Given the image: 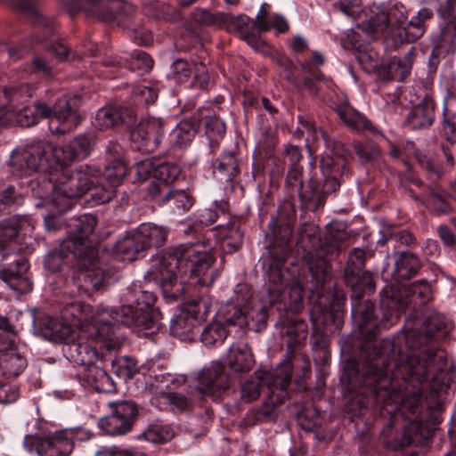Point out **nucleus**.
Returning <instances> with one entry per match:
<instances>
[{
  "label": "nucleus",
  "instance_id": "nucleus-4",
  "mask_svg": "<svg viewBox=\"0 0 456 456\" xmlns=\"http://www.w3.org/2000/svg\"><path fill=\"white\" fill-rule=\"evenodd\" d=\"M64 317L70 319L73 325L78 329L80 338L91 339L102 343L107 350H116L120 347L121 340L115 334L113 324V309L98 307L94 309L90 305L73 302L64 310Z\"/></svg>",
  "mask_w": 456,
  "mask_h": 456
},
{
  "label": "nucleus",
  "instance_id": "nucleus-31",
  "mask_svg": "<svg viewBox=\"0 0 456 456\" xmlns=\"http://www.w3.org/2000/svg\"><path fill=\"white\" fill-rule=\"evenodd\" d=\"M127 174V166L120 158H114L105 167L103 177L109 182L110 189L106 191V195L101 198L102 203L108 202L115 194L114 187L121 183Z\"/></svg>",
  "mask_w": 456,
  "mask_h": 456
},
{
  "label": "nucleus",
  "instance_id": "nucleus-56",
  "mask_svg": "<svg viewBox=\"0 0 456 456\" xmlns=\"http://www.w3.org/2000/svg\"><path fill=\"white\" fill-rule=\"evenodd\" d=\"M287 289L289 300V310L296 313L299 312L303 308V285L298 280H293L286 286L284 291Z\"/></svg>",
  "mask_w": 456,
  "mask_h": 456
},
{
  "label": "nucleus",
  "instance_id": "nucleus-11",
  "mask_svg": "<svg viewBox=\"0 0 456 456\" xmlns=\"http://www.w3.org/2000/svg\"><path fill=\"white\" fill-rule=\"evenodd\" d=\"M163 135L161 120L151 118L138 123L130 133V140L137 151L150 153L158 149Z\"/></svg>",
  "mask_w": 456,
  "mask_h": 456
},
{
  "label": "nucleus",
  "instance_id": "nucleus-18",
  "mask_svg": "<svg viewBox=\"0 0 456 456\" xmlns=\"http://www.w3.org/2000/svg\"><path fill=\"white\" fill-rule=\"evenodd\" d=\"M432 59L444 58L456 53V20L440 22L438 29L431 37Z\"/></svg>",
  "mask_w": 456,
  "mask_h": 456
},
{
  "label": "nucleus",
  "instance_id": "nucleus-28",
  "mask_svg": "<svg viewBox=\"0 0 456 456\" xmlns=\"http://www.w3.org/2000/svg\"><path fill=\"white\" fill-rule=\"evenodd\" d=\"M144 250H146L145 246L135 230L117 241L114 254L120 261L132 262L139 253Z\"/></svg>",
  "mask_w": 456,
  "mask_h": 456
},
{
  "label": "nucleus",
  "instance_id": "nucleus-38",
  "mask_svg": "<svg viewBox=\"0 0 456 456\" xmlns=\"http://www.w3.org/2000/svg\"><path fill=\"white\" fill-rule=\"evenodd\" d=\"M136 231L145 246V249L150 247H161L167 236L166 228L151 223L142 224Z\"/></svg>",
  "mask_w": 456,
  "mask_h": 456
},
{
  "label": "nucleus",
  "instance_id": "nucleus-64",
  "mask_svg": "<svg viewBox=\"0 0 456 456\" xmlns=\"http://www.w3.org/2000/svg\"><path fill=\"white\" fill-rule=\"evenodd\" d=\"M354 149L358 158L364 162H367L371 159L376 158L379 153L377 145L370 142L365 144L361 142H354Z\"/></svg>",
  "mask_w": 456,
  "mask_h": 456
},
{
  "label": "nucleus",
  "instance_id": "nucleus-29",
  "mask_svg": "<svg viewBox=\"0 0 456 456\" xmlns=\"http://www.w3.org/2000/svg\"><path fill=\"white\" fill-rule=\"evenodd\" d=\"M159 194L153 197L155 201L165 204L172 202L174 207L182 212L190 210L192 207L194 200L192 196L184 190L176 189L173 187H167L164 185L160 189Z\"/></svg>",
  "mask_w": 456,
  "mask_h": 456
},
{
  "label": "nucleus",
  "instance_id": "nucleus-19",
  "mask_svg": "<svg viewBox=\"0 0 456 456\" xmlns=\"http://www.w3.org/2000/svg\"><path fill=\"white\" fill-rule=\"evenodd\" d=\"M15 268L9 267L0 270V279L4 281L10 289L20 293H28L32 289L31 281L25 277L28 269V260L20 256L13 260Z\"/></svg>",
  "mask_w": 456,
  "mask_h": 456
},
{
  "label": "nucleus",
  "instance_id": "nucleus-8",
  "mask_svg": "<svg viewBox=\"0 0 456 456\" xmlns=\"http://www.w3.org/2000/svg\"><path fill=\"white\" fill-rule=\"evenodd\" d=\"M35 432L26 435L23 446L28 452H37L38 456H69L73 452V444L69 442V432L63 429L51 433L47 423L36 419Z\"/></svg>",
  "mask_w": 456,
  "mask_h": 456
},
{
  "label": "nucleus",
  "instance_id": "nucleus-16",
  "mask_svg": "<svg viewBox=\"0 0 456 456\" xmlns=\"http://www.w3.org/2000/svg\"><path fill=\"white\" fill-rule=\"evenodd\" d=\"M0 372L6 378L19 376L27 367L26 358L18 351L15 340L5 338L0 343Z\"/></svg>",
  "mask_w": 456,
  "mask_h": 456
},
{
  "label": "nucleus",
  "instance_id": "nucleus-14",
  "mask_svg": "<svg viewBox=\"0 0 456 456\" xmlns=\"http://www.w3.org/2000/svg\"><path fill=\"white\" fill-rule=\"evenodd\" d=\"M126 301L127 305H121L120 313L114 312V318H117V321H115L113 328L115 334L120 338L121 344L123 343V340L118 335V324L119 322L124 325L141 328L142 330H153L157 325V321L155 320V314H153L152 309L146 311L133 310L134 305L130 304V299L128 297L126 298Z\"/></svg>",
  "mask_w": 456,
  "mask_h": 456
},
{
  "label": "nucleus",
  "instance_id": "nucleus-40",
  "mask_svg": "<svg viewBox=\"0 0 456 456\" xmlns=\"http://www.w3.org/2000/svg\"><path fill=\"white\" fill-rule=\"evenodd\" d=\"M133 120V114L124 117L120 110L113 107L100 109L95 116L94 126L99 129H107L119 123H130Z\"/></svg>",
  "mask_w": 456,
  "mask_h": 456
},
{
  "label": "nucleus",
  "instance_id": "nucleus-12",
  "mask_svg": "<svg viewBox=\"0 0 456 456\" xmlns=\"http://www.w3.org/2000/svg\"><path fill=\"white\" fill-rule=\"evenodd\" d=\"M229 387L230 376L224 371V366L220 362H212L199 373L196 388L204 396L217 399Z\"/></svg>",
  "mask_w": 456,
  "mask_h": 456
},
{
  "label": "nucleus",
  "instance_id": "nucleus-13",
  "mask_svg": "<svg viewBox=\"0 0 456 456\" xmlns=\"http://www.w3.org/2000/svg\"><path fill=\"white\" fill-rule=\"evenodd\" d=\"M209 303L207 300L200 299L189 302L172 322V333L183 339H188L195 330H200L199 314L203 307L208 311Z\"/></svg>",
  "mask_w": 456,
  "mask_h": 456
},
{
  "label": "nucleus",
  "instance_id": "nucleus-37",
  "mask_svg": "<svg viewBox=\"0 0 456 456\" xmlns=\"http://www.w3.org/2000/svg\"><path fill=\"white\" fill-rule=\"evenodd\" d=\"M370 17L359 23L357 28L365 32L368 36L383 34L389 28L388 18L386 10L379 7L370 10Z\"/></svg>",
  "mask_w": 456,
  "mask_h": 456
},
{
  "label": "nucleus",
  "instance_id": "nucleus-9",
  "mask_svg": "<svg viewBox=\"0 0 456 456\" xmlns=\"http://www.w3.org/2000/svg\"><path fill=\"white\" fill-rule=\"evenodd\" d=\"M109 406L112 410L111 414L102 418L98 427L110 436L127 433L137 414L135 403L131 401L110 402Z\"/></svg>",
  "mask_w": 456,
  "mask_h": 456
},
{
  "label": "nucleus",
  "instance_id": "nucleus-43",
  "mask_svg": "<svg viewBox=\"0 0 456 456\" xmlns=\"http://www.w3.org/2000/svg\"><path fill=\"white\" fill-rule=\"evenodd\" d=\"M206 134L211 152L218 148L219 142L224 138L226 132L224 122L216 116L208 117L205 122Z\"/></svg>",
  "mask_w": 456,
  "mask_h": 456
},
{
  "label": "nucleus",
  "instance_id": "nucleus-3",
  "mask_svg": "<svg viewBox=\"0 0 456 456\" xmlns=\"http://www.w3.org/2000/svg\"><path fill=\"white\" fill-rule=\"evenodd\" d=\"M96 217L91 214L74 216L69 220V235L61 241L58 256L46 260L49 270H60L61 258L77 261V273L75 277L79 289L86 294L98 291L107 286L106 274L102 268L98 251L94 247Z\"/></svg>",
  "mask_w": 456,
  "mask_h": 456
},
{
  "label": "nucleus",
  "instance_id": "nucleus-15",
  "mask_svg": "<svg viewBox=\"0 0 456 456\" xmlns=\"http://www.w3.org/2000/svg\"><path fill=\"white\" fill-rule=\"evenodd\" d=\"M415 48L411 47L403 57H390L377 69L378 77L383 81H404L411 74L415 59Z\"/></svg>",
  "mask_w": 456,
  "mask_h": 456
},
{
  "label": "nucleus",
  "instance_id": "nucleus-53",
  "mask_svg": "<svg viewBox=\"0 0 456 456\" xmlns=\"http://www.w3.org/2000/svg\"><path fill=\"white\" fill-rule=\"evenodd\" d=\"M227 337V331L221 322L208 324L201 332V341L206 346H213L223 343Z\"/></svg>",
  "mask_w": 456,
  "mask_h": 456
},
{
  "label": "nucleus",
  "instance_id": "nucleus-36",
  "mask_svg": "<svg viewBox=\"0 0 456 456\" xmlns=\"http://www.w3.org/2000/svg\"><path fill=\"white\" fill-rule=\"evenodd\" d=\"M245 315L246 325L252 322L256 330H260L266 324L268 310L263 301L250 293V297L245 302Z\"/></svg>",
  "mask_w": 456,
  "mask_h": 456
},
{
  "label": "nucleus",
  "instance_id": "nucleus-51",
  "mask_svg": "<svg viewBox=\"0 0 456 456\" xmlns=\"http://www.w3.org/2000/svg\"><path fill=\"white\" fill-rule=\"evenodd\" d=\"M426 31V27L415 16L405 23L398 32L399 42L413 43L420 38Z\"/></svg>",
  "mask_w": 456,
  "mask_h": 456
},
{
  "label": "nucleus",
  "instance_id": "nucleus-61",
  "mask_svg": "<svg viewBox=\"0 0 456 456\" xmlns=\"http://www.w3.org/2000/svg\"><path fill=\"white\" fill-rule=\"evenodd\" d=\"M291 378L292 363L289 359L281 368L276 370L273 382L275 385H278L281 391H285L290 384Z\"/></svg>",
  "mask_w": 456,
  "mask_h": 456
},
{
  "label": "nucleus",
  "instance_id": "nucleus-55",
  "mask_svg": "<svg viewBox=\"0 0 456 456\" xmlns=\"http://www.w3.org/2000/svg\"><path fill=\"white\" fill-rule=\"evenodd\" d=\"M357 282L355 285L347 284L354 294V297L360 299L365 291L374 292L375 283L370 272H361L357 273Z\"/></svg>",
  "mask_w": 456,
  "mask_h": 456
},
{
  "label": "nucleus",
  "instance_id": "nucleus-50",
  "mask_svg": "<svg viewBox=\"0 0 456 456\" xmlns=\"http://www.w3.org/2000/svg\"><path fill=\"white\" fill-rule=\"evenodd\" d=\"M15 7L22 12L30 14L37 20L36 22L44 28L45 38L52 34L53 31V27L39 13L36 5V0H17L15 3Z\"/></svg>",
  "mask_w": 456,
  "mask_h": 456
},
{
  "label": "nucleus",
  "instance_id": "nucleus-44",
  "mask_svg": "<svg viewBox=\"0 0 456 456\" xmlns=\"http://www.w3.org/2000/svg\"><path fill=\"white\" fill-rule=\"evenodd\" d=\"M127 297L130 299V304L134 305L133 310L137 311L152 309L153 304L156 301L154 293L146 290H135L129 289L123 296L122 305H127Z\"/></svg>",
  "mask_w": 456,
  "mask_h": 456
},
{
  "label": "nucleus",
  "instance_id": "nucleus-57",
  "mask_svg": "<svg viewBox=\"0 0 456 456\" xmlns=\"http://www.w3.org/2000/svg\"><path fill=\"white\" fill-rule=\"evenodd\" d=\"M305 329L303 323L296 324L293 322H287L282 327V335L287 338L289 348H292L299 341L305 338Z\"/></svg>",
  "mask_w": 456,
  "mask_h": 456
},
{
  "label": "nucleus",
  "instance_id": "nucleus-33",
  "mask_svg": "<svg viewBox=\"0 0 456 456\" xmlns=\"http://www.w3.org/2000/svg\"><path fill=\"white\" fill-rule=\"evenodd\" d=\"M326 147L331 150L334 156L326 153V155L322 158L320 167L322 175H341L345 167V160L343 159V152L345 151L344 146L340 142L331 139L330 146Z\"/></svg>",
  "mask_w": 456,
  "mask_h": 456
},
{
  "label": "nucleus",
  "instance_id": "nucleus-63",
  "mask_svg": "<svg viewBox=\"0 0 456 456\" xmlns=\"http://www.w3.org/2000/svg\"><path fill=\"white\" fill-rule=\"evenodd\" d=\"M157 160L152 159H145L134 166L135 174L138 180L145 181L150 177L153 178Z\"/></svg>",
  "mask_w": 456,
  "mask_h": 456
},
{
  "label": "nucleus",
  "instance_id": "nucleus-62",
  "mask_svg": "<svg viewBox=\"0 0 456 456\" xmlns=\"http://www.w3.org/2000/svg\"><path fill=\"white\" fill-rule=\"evenodd\" d=\"M337 5L345 15L354 20L360 18L363 13L361 0H338Z\"/></svg>",
  "mask_w": 456,
  "mask_h": 456
},
{
  "label": "nucleus",
  "instance_id": "nucleus-45",
  "mask_svg": "<svg viewBox=\"0 0 456 456\" xmlns=\"http://www.w3.org/2000/svg\"><path fill=\"white\" fill-rule=\"evenodd\" d=\"M196 134L194 125L189 121L180 122L170 133L169 142L174 146H187Z\"/></svg>",
  "mask_w": 456,
  "mask_h": 456
},
{
  "label": "nucleus",
  "instance_id": "nucleus-25",
  "mask_svg": "<svg viewBox=\"0 0 456 456\" xmlns=\"http://www.w3.org/2000/svg\"><path fill=\"white\" fill-rule=\"evenodd\" d=\"M297 243L306 253L308 267L310 268V262H316L317 252L321 250V247L324 242L321 240L319 234V227L314 224H304L298 228V239Z\"/></svg>",
  "mask_w": 456,
  "mask_h": 456
},
{
  "label": "nucleus",
  "instance_id": "nucleus-27",
  "mask_svg": "<svg viewBox=\"0 0 456 456\" xmlns=\"http://www.w3.org/2000/svg\"><path fill=\"white\" fill-rule=\"evenodd\" d=\"M180 172L177 165L157 160L153 180L148 189L149 194L153 198L159 194V191L162 186L173 187L172 184L178 178Z\"/></svg>",
  "mask_w": 456,
  "mask_h": 456
},
{
  "label": "nucleus",
  "instance_id": "nucleus-10",
  "mask_svg": "<svg viewBox=\"0 0 456 456\" xmlns=\"http://www.w3.org/2000/svg\"><path fill=\"white\" fill-rule=\"evenodd\" d=\"M347 238V233L341 225L330 227L324 245L321 247V250L316 254L318 259H316V262H313V260L310 262V272L317 281L325 278L330 267L327 256L337 255L340 250L342 242L346 240Z\"/></svg>",
  "mask_w": 456,
  "mask_h": 456
},
{
  "label": "nucleus",
  "instance_id": "nucleus-22",
  "mask_svg": "<svg viewBox=\"0 0 456 456\" xmlns=\"http://www.w3.org/2000/svg\"><path fill=\"white\" fill-rule=\"evenodd\" d=\"M434 118V99L430 94L426 93L422 100L412 107L405 122L411 129H422L431 126Z\"/></svg>",
  "mask_w": 456,
  "mask_h": 456
},
{
  "label": "nucleus",
  "instance_id": "nucleus-6",
  "mask_svg": "<svg viewBox=\"0 0 456 456\" xmlns=\"http://www.w3.org/2000/svg\"><path fill=\"white\" fill-rule=\"evenodd\" d=\"M57 146L49 142H39L28 145L21 151L12 154L11 164L20 175H28L37 172L36 181L32 182V189L38 188V180L44 175H49L53 170L61 167Z\"/></svg>",
  "mask_w": 456,
  "mask_h": 456
},
{
  "label": "nucleus",
  "instance_id": "nucleus-58",
  "mask_svg": "<svg viewBox=\"0 0 456 456\" xmlns=\"http://www.w3.org/2000/svg\"><path fill=\"white\" fill-rule=\"evenodd\" d=\"M391 28L402 29L405 25L408 13L404 5L395 4L386 11Z\"/></svg>",
  "mask_w": 456,
  "mask_h": 456
},
{
  "label": "nucleus",
  "instance_id": "nucleus-41",
  "mask_svg": "<svg viewBox=\"0 0 456 456\" xmlns=\"http://www.w3.org/2000/svg\"><path fill=\"white\" fill-rule=\"evenodd\" d=\"M364 265L365 251L359 248H353L348 256L345 268V281L346 284L355 285L358 281L357 273L362 271Z\"/></svg>",
  "mask_w": 456,
  "mask_h": 456
},
{
  "label": "nucleus",
  "instance_id": "nucleus-48",
  "mask_svg": "<svg viewBox=\"0 0 456 456\" xmlns=\"http://www.w3.org/2000/svg\"><path fill=\"white\" fill-rule=\"evenodd\" d=\"M268 281L273 284V288L269 290L277 293V298H279L289 284V273L280 266L278 262H273L270 265L268 270Z\"/></svg>",
  "mask_w": 456,
  "mask_h": 456
},
{
  "label": "nucleus",
  "instance_id": "nucleus-21",
  "mask_svg": "<svg viewBox=\"0 0 456 456\" xmlns=\"http://www.w3.org/2000/svg\"><path fill=\"white\" fill-rule=\"evenodd\" d=\"M250 297V289L245 283H239L234 289V297L224 310L226 322L232 325H246L245 302Z\"/></svg>",
  "mask_w": 456,
  "mask_h": 456
},
{
  "label": "nucleus",
  "instance_id": "nucleus-46",
  "mask_svg": "<svg viewBox=\"0 0 456 456\" xmlns=\"http://www.w3.org/2000/svg\"><path fill=\"white\" fill-rule=\"evenodd\" d=\"M250 18L245 14L232 15L229 13L223 14L221 28H224L228 32L234 33L240 38L248 31Z\"/></svg>",
  "mask_w": 456,
  "mask_h": 456
},
{
  "label": "nucleus",
  "instance_id": "nucleus-23",
  "mask_svg": "<svg viewBox=\"0 0 456 456\" xmlns=\"http://www.w3.org/2000/svg\"><path fill=\"white\" fill-rule=\"evenodd\" d=\"M77 337V342L74 339L69 344V352L71 359L77 364L87 368L94 364L98 359L96 346H99L100 348H107L102 345V343L93 341L91 339L80 338L79 334Z\"/></svg>",
  "mask_w": 456,
  "mask_h": 456
},
{
  "label": "nucleus",
  "instance_id": "nucleus-54",
  "mask_svg": "<svg viewBox=\"0 0 456 456\" xmlns=\"http://www.w3.org/2000/svg\"><path fill=\"white\" fill-rule=\"evenodd\" d=\"M261 389V377L257 372H256L254 378L247 379L242 383L240 387V397L246 403L253 402L259 397Z\"/></svg>",
  "mask_w": 456,
  "mask_h": 456
},
{
  "label": "nucleus",
  "instance_id": "nucleus-35",
  "mask_svg": "<svg viewBox=\"0 0 456 456\" xmlns=\"http://www.w3.org/2000/svg\"><path fill=\"white\" fill-rule=\"evenodd\" d=\"M84 377L87 384L97 392L111 393L115 385L109 374L95 363L85 368Z\"/></svg>",
  "mask_w": 456,
  "mask_h": 456
},
{
  "label": "nucleus",
  "instance_id": "nucleus-47",
  "mask_svg": "<svg viewBox=\"0 0 456 456\" xmlns=\"http://www.w3.org/2000/svg\"><path fill=\"white\" fill-rule=\"evenodd\" d=\"M298 123L301 126L300 131L302 134L306 135V141H311L314 142L322 138L324 141L326 146H330L331 142V138L322 129H319L314 121L305 116L299 115L297 117Z\"/></svg>",
  "mask_w": 456,
  "mask_h": 456
},
{
  "label": "nucleus",
  "instance_id": "nucleus-34",
  "mask_svg": "<svg viewBox=\"0 0 456 456\" xmlns=\"http://www.w3.org/2000/svg\"><path fill=\"white\" fill-rule=\"evenodd\" d=\"M45 336L54 342H61L69 345L76 338V332L72 325L58 318H48L44 324Z\"/></svg>",
  "mask_w": 456,
  "mask_h": 456
},
{
  "label": "nucleus",
  "instance_id": "nucleus-5",
  "mask_svg": "<svg viewBox=\"0 0 456 456\" xmlns=\"http://www.w3.org/2000/svg\"><path fill=\"white\" fill-rule=\"evenodd\" d=\"M63 167L42 175L38 180V188H33L37 197L51 201L60 211L70 208L69 200L83 196L92 184L86 171L65 170Z\"/></svg>",
  "mask_w": 456,
  "mask_h": 456
},
{
  "label": "nucleus",
  "instance_id": "nucleus-59",
  "mask_svg": "<svg viewBox=\"0 0 456 456\" xmlns=\"http://www.w3.org/2000/svg\"><path fill=\"white\" fill-rule=\"evenodd\" d=\"M224 12H210L207 10L199 9L194 12V19L204 26H215L221 28Z\"/></svg>",
  "mask_w": 456,
  "mask_h": 456
},
{
  "label": "nucleus",
  "instance_id": "nucleus-2",
  "mask_svg": "<svg viewBox=\"0 0 456 456\" xmlns=\"http://www.w3.org/2000/svg\"><path fill=\"white\" fill-rule=\"evenodd\" d=\"M209 243L198 241L170 248L149 270L151 277L161 288L163 296L170 300L181 297L186 289L183 273L190 272L189 283L210 287L218 276L212 267L214 256Z\"/></svg>",
  "mask_w": 456,
  "mask_h": 456
},
{
  "label": "nucleus",
  "instance_id": "nucleus-52",
  "mask_svg": "<svg viewBox=\"0 0 456 456\" xmlns=\"http://www.w3.org/2000/svg\"><path fill=\"white\" fill-rule=\"evenodd\" d=\"M143 436L151 443H166L173 438L174 431L168 425L156 423L151 425Z\"/></svg>",
  "mask_w": 456,
  "mask_h": 456
},
{
  "label": "nucleus",
  "instance_id": "nucleus-7",
  "mask_svg": "<svg viewBox=\"0 0 456 456\" xmlns=\"http://www.w3.org/2000/svg\"><path fill=\"white\" fill-rule=\"evenodd\" d=\"M18 118L25 126L37 124L40 118H48L50 129L56 134L69 133L80 123L77 111L69 105L66 98L59 99L53 108L40 102L33 108L24 107L19 111Z\"/></svg>",
  "mask_w": 456,
  "mask_h": 456
},
{
  "label": "nucleus",
  "instance_id": "nucleus-39",
  "mask_svg": "<svg viewBox=\"0 0 456 456\" xmlns=\"http://www.w3.org/2000/svg\"><path fill=\"white\" fill-rule=\"evenodd\" d=\"M338 175H323L324 182L322 190H320L318 186H314L312 182H310V193L308 194L306 191H302L301 197L311 201H316L317 204L322 205L328 194L335 192L339 189L340 183L338 180Z\"/></svg>",
  "mask_w": 456,
  "mask_h": 456
},
{
  "label": "nucleus",
  "instance_id": "nucleus-30",
  "mask_svg": "<svg viewBox=\"0 0 456 456\" xmlns=\"http://www.w3.org/2000/svg\"><path fill=\"white\" fill-rule=\"evenodd\" d=\"M337 113L343 123L353 130L357 132L370 131L373 134L379 133L365 116L347 104L338 106Z\"/></svg>",
  "mask_w": 456,
  "mask_h": 456
},
{
  "label": "nucleus",
  "instance_id": "nucleus-42",
  "mask_svg": "<svg viewBox=\"0 0 456 456\" xmlns=\"http://www.w3.org/2000/svg\"><path fill=\"white\" fill-rule=\"evenodd\" d=\"M27 222L26 218L19 216H11L0 222V249L4 248L7 242L16 238Z\"/></svg>",
  "mask_w": 456,
  "mask_h": 456
},
{
  "label": "nucleus",
  "instance_id": "nucleus-20",
  "mask_svg": "<svg viewBox=\"0 0 456 456\" xmlns=\"http://www.w3.org/2000/svg\"><path fill=\"white\" fill-rule=\"evenodd\" d=\"M444 328V319L437 314H433L423 322L419 331L414 329H409L406 331V345L411 349L418 348Z\"/></svg>",
  "mask_w": 456,
  "mask_h": 456
},
{
  "label": "nucleus",
  "instance_id": "nucleus-24",
  "mask_svg": "<svg viewBox=\"0 0 456 456\" xmlns=\"http://www.w3.org/2000/svg\"><path fill=\"white\" fill-rule=\"evenodd\" d=\"M225 362L231 370L238 373L248 372L255 365L250 347L243 343H234L229 347Z\"/></svg>",
  "mask_w": 456,
  "mask_h": 456
},
{
  "label": "nucleus",
  "instance_id": "nucleus-1",
  "mask_svg": "<svg viewBox=\"0 0 456 456\" xmlns=\"http://www.w3.org/2000/svg\"><path fill=\"white\" fill-rule=\"evenodd\" d=\"M444 357V352L428 349L409 354L404 364L400 366L384 361L381 368L378 363L370 366L376 397L386 404H396L402 417L410 421L401 439L394 444L387 443V447L398 450L410 445L419 446L430 437L428 423L422 416V385L428 378V370L436 360Z\"/></svg>",
  "mask_w": 456,
  "mask_h": 456
},
{
  "label": "nucleus",
  "instance_id": "nucleus-26",
  "mask_svg": "<svg viewBox=\"0 0 456 456\" xmlns=\"http://www.w3.org/2000/svg\"><path fill=\"white\" fill-rule=\"evenodd\" d=\"M216 233L224 251L227 253H233L242 246L243 232L238 219H232L226 224L218 225Z\"/></svg>",
  "mask_w": 456,
  "mask_h": 456
},
{
  "label": "nucleus",
  "instance_id": "nucleus-60",
  "mask_svg": "<svg viewBox=\"0 0 456 456\" xmlns=\"http://www.w3.org/2000/svg\"><path fill=\"white\" fill-rule=\"evenodd\" d=\"M160 396L167 402L174 409L185 411L191 407V400L184 395L175 392H163Z\"/></svg>",
  "mask_w": 456,
  "mask_h": 456
},
{
  "label": "nucleus",
  "instance_id": "nucleus-17",
  "mask_svg": "<svg viewBox=\"0 0 456 456\" xmlns=\"http://www.w3.org/2000/svg\"><path fill=\"white\" fill-rule=\"evenodd\" d=\"M95 144L94 134H79L68 144L57 146V156L60 158L61 166L67 167L70 163L87 158Z\"/></svg>",
  "mask_w": 456,
  "mask_h": 456
},
{
  "label": "nucleus",
  "instance_id": "nucleus-49",
  "mask_svg": "<svg viewBox=\"0 0 456 456\" xmlns=\"http://www.w3.org/2000/svg\"><path fill=\"white\" fill-rule=\"evenodd\" d=\"M215 168L225 177L227 181L233 180L239 174V164L232 152L223 153L216 159Z\"/></svg>",
  "mask_w": 456,
  "mask_h": 456
},
{
  "label": "nucleus",
  "instance_id": "nucleus-32",
  "mask_svg": "<svg viewBox=\"0 0 456 456\" xmlns=\"http://www.w3.org/2000/svg\"><path fill=\"white\" fill-rule=\"evenodd\" d=\"M421 268L419 257L411 252H401L395 262L393 277L396 281L409 280L414 277Z\"/></svg>",
  "mask_w": 456,
  "mask_h": 456
}]
</instances>
